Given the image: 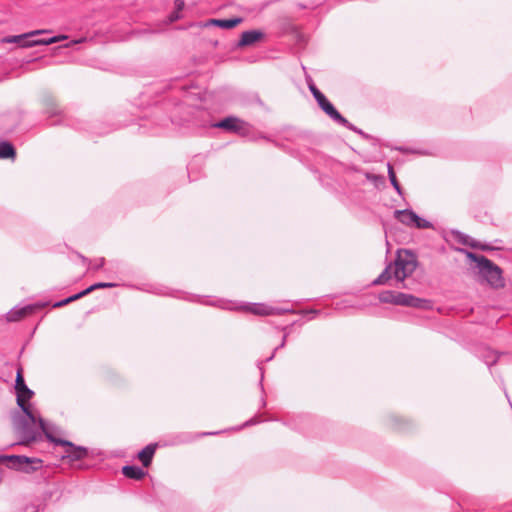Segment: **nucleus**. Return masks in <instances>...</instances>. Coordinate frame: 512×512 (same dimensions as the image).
Masks as SVG:
<instances>
[{
  "label": "nucleus",
  "instance_id": "obj_21",
  "mask_svg": "<svg viewBox=\"0 0 512 512\" xmlns=\"http://www.w3.org/2000/svg\"><path fill=\"white\" fill-rule=\"evenodd\" d=\"M388 175H389V179H390L391 184L393 185L394 189L397 191L398 194H401L402 193L401 187L396 179L393 167L390 164H388Z\"/></svg>",
  "mask_w": 512,
  "mask_h": 512
},
{
  "label": "nucleus",
  "instance_id": "obj_9",
  "mask_svg": "<svg viewBox=\"0 0 512 512\" xmlns=\"http://www.w3.org/2000/svg\"><path fill=\"white\" fill-rule=\"evenodd\" d=\"M48 30L40 29V30H34L28 33H24L22 35H15V36H8L2 39V42L4 43H18L20 47L24 48L22 46V43L24 42H30L31 40H27L29 37H33L36 35H41L48 33Z\"/></svg>",
  "mask_w": 512,
  "mask_h": 512
},
{
  "label": "nucleus",
  "instance_id": "obj_11",
  "mask_svg": "<svg viewBox=\"0 0 512 512\" xmlns=\"http://www.w3.org/2000/svg\"><path fill=\"white\" fill-rule=\"evenodd\" d=\"M242 22V18L210 19L206 25H214L223 29H232Z\"/></svg>",
  "mask_w": 512,
  "mask_h": 512
},
{
  "label": "nucleus",
  "instance_id": "obj_5",
  "mask_svg": "<svg viewBox=\"0 0 512 512\" xmlns=\"http://www.w3.org/2000/svg\"><path fill=\"white\" fill-rule=\"evenodd\" d=\"M395 218L402 224L408 227H415L418 229L433 228V225L428 220L421 218L412 210H396L394 212Z\"/></svg>",
  "mask_w": 512,
  "mask_h": 512
},
{
  "label": "nucleus",
  "instance_id": "obj_3",
  "mask_svg": "<svg viewBox=\"0 0 512 512\" xmlns=\"http://www.w3.org/2000/svg\"><path fill=\"white\" fill-rule=\"evenodd\" d=\"M466 256L471 263L474 264L473 269L478 275L480 281L486 282L495 288L504 286L502 270L492 261L482 255H477L471 252H467Z\"/></svg>",
  "mask_w": 512,
  "mask_h": 512
},
{
  "label": "nucleus",
  "instance_id": "obj_20",
  "mask_svg": "<svg viewBox=\"0 0 512 512\" xmlns=\"http://www.w3.org/2000/svg\"><path fill=\"white\" fill-rule=\"evenodd\" d=\"M15 150L13 146L7 142L0 143V158L14 157Z\"/></svg>",
  "mask_w": 512,
  "mask_h": 512
},
{
  "label": "nucleus",
  "instance_id": "obj_26",
  "mask_svg": "<svg viewBox=\"0 0 512 512\" xmlns=\"http://www.w3.org/2000/svg\"><path fill=\"white\" fill-rule=\"evenodd\" d=\"M316 101L320 107H323L325 105V103L328 102V100L322 93L317 95Z\"/></svg>",
  "mask_w": 512,
  "mask_h": 512
},
{
  "label": "nucleus",
  "instance_id": "obj_17",
  "mask_svg": "<svg viewBox=\"0 0 512 512\" xmlns=\"http://www.w3.org/2000/svg\"><path fill=\"white\" fill-rule=\"evenodd\" d=\"M245 310L256 315H269L273 313V309L262 304H250L245 306Z\"/></svg>",
  "mask_w": 512,
  "mask_h": 512
},
{
  "label": "nucleus",
  "instance_id": "obj_23",
  "mask_svg": "<svg viewBox=\"0 0 512 512\" xmlns=\"http://www.w3.org/2000/svg\"><path fill=\"white\" fill-rule=\"evenodd\" d=\"M24 388H28L24 382V379H23V376H22V372L21 370H18L17 372V377H16V383H15V390L18 391V390H23Z\"/></svg>",
  "mask_w": 512,
  "mask_h": 512
},
{
  "label": "nucleus",
  "instance_id": "obj_18",
  "mask_svg": "<svg viewBox=\"0 0 512 512\" xmlns=\"http://www.w3.org/2000/svg\"><path fill=\"white\" fill-rule=\"evenodd\" d=\"M45 112L49 116L58 115L60 113V108L55 103L54 99L51 97H47L44 99Z\"/></svg>",
  "mask_w": 512,
  "mask_h": 512
},
{
  "label": "nucleus",
  "instance_id": "obj_7",
  "mask_svg": "<svg viewBox=\"0 0 512 512\" xmlns=\"http://www.w3.org/2000/svg\"><path fill=\"white\" fill-rule=\"evenodd\" d=\"M215 127L237 133H245L247 131L246 124L235 117H227L215 124Z\"/></svg>",
  "mask_w": 512,
  "mask_h": 512
},
{
  "label": "nucleus",
  "instance_id": "obj_14",
  "mask_svg": "<svg viewBox=\"0 0 512 512\" xmlns=\"http://www.w3.org/2000/svg\"><path fill=\"white\" fill-rule=\"evenodd\" d=\"M321 109L336 122L346 125L347 120L340 115V113L334 108V106L328 101Z\"/></svg>",
  "mask_w": 512,
  "mask_h": 512
},
{
  "label": "nucleus",
  "instance_id": "obj_22",
  "mask_svg": "<svg viewBox=\"0 0 512 512\" xmlns=\"http://www.w3.org/2000/svg\"><path fill=\"white\" fill-rule=\"evenodd\" d=\"M116 286V284L114 283H105V282H99V283H96L94 285H91L90 287H88L87 289H85V293H91L92 291L96 290V289H100V288H110V287H114Z\"/></svg>",
  "mask_w": 512,
  "mask_h": 512
},
{
  "label": "nucleus",
  "instance_id": "obj_27",
  "mask_svg": "<svg viewBox=\"0 0 512 512\" xmlns=\"http://www.w3.org/2000/svg\"><path fill=\"white\" fill-rule=\"evenodd\" d=\"M88 293H85V290H83L82 292L78 293V294H75L71 297H68V300H69V303L72 302V301H75L85 295H87Z\"/></svg>",
  "mask_w": 512,
  "mask_h": 512
},
{
  "label": "nucleus",
  "instance_id": "obj_6",
  "mask_svg": "<svg viewBox=\"0 0 512 512\" xmlns=\"http://www.w3.org/2000/svg\"><path fill=\"white\" fill-rule=\"evenodd\" d=\"M50 428L52 431L53 439H49V440L66 447L65 455H64L65 458H68L71 461H77V460L83 459L87 455L86 448L80 447V446H74L72 443H70L68 441H64V440L55 438L54 434L56 432V428L51 424H50Z\"/></svg>",
  "mask_w": 512,
  "mask_h": 512
},
{
  "label": "nucleus",
  "instance_id": "obj_25",
  "mask_svg": "<svg viewBox=\"0 0 512 512\" xmlns=\"http://www.w3.org/2000/svg\"><path fill=\"white\" fill-rule=\"evenodd\" d=\"M366 178H367L369 181H371V182H373V183H375V184H377L378 182H382V181H383V178H382V177L377 176V175H373V174H369V173H367V174H366Z\"/></svg>",
  "mask_w": 512,
  "mask_h": 512
},
{
  "label": "nucleus",
  "instance_id": "obj_31",
  "mask_svg": "<svg viewBox=\"0 0 512 512\" xmlns=\"http://www.w3.org/2000/svg\"><path fill=\"white\" fill-rule=\"evenodd\" d=\"M104 264V259H100V262L96 265V269L101 268Z\"/></svg>",
  "mask_w": 512,
  "mask_h": 512
},
{
  "label": "nucleus",
  "instance_id": "obj_30",
  "mask_svg": "<svg viewBox=\"0 0 512 512\" xmlns=\"http://www.w3.org/2000/svg\"><path fill=\"white\" fill-rule=\"evenodd\" d=\"M68 303H69V300H68V298H66V299H64V300H62L60 302L55 303L53 306L54 307H61V306L66 305Z\"/></svg>",
  "mask_w": 512,
  "mask_h": 512
},
{
  "label": "nucleus",
  "instance_id": "obj_16",
  "mask_svg": "<svg viewBox=\"0 0 512 512\" xmlns=\"http://www.w3.org/2000/svg\"><path fill=\"white\" fill-rule=\"evenodd\" d=\"M122 472L126 477L136 480H140L146 475V472L137 466H125Z\"/></svg>",
  "mask_w": 512,
  "mask_h": 512
},
{
  "label": "nucleus",
  "instance_id": "obj_19",
  "mask_svg": "<svg viewBox=\"0 0 512 512\" xmlns=\"http://www.w3.org/2000/svg\"><path fill=\"white\" fill-rule=\"evenodd\" d=\"M398 292L383 291L379 294V300L383 303H391L396 305Z\"/></svg>",
  "mask_w": 512,
  "mask_h": 512
},
{
  "label": "nucleus",
  "instance_id": "obj_24",
  "mask_svg": "<svg viewBox=\"0 0 512 512\" xmlns=\"http://www.w3.org/2000/svg\"><path fill=\"white\" fill-rule=\"evenodd\" d=\"M175 7L177 9L176 12H174L172 15H171V21H175L177 19H179V12L183 9L184 7V1L183 0H176L175 1Z\"/></svg>",
  "mask_w": 512,
  "mask_h": 512
},
{
  "label": "nucleus",
  "instance_id": "obj_13",
  "mask_svg": "<svg viewBox=\"0 0 512 512\" xmlns=\"http://www.w3.org/2000/svg\"><path fill=\"white\" fill-rule=\"evenodd\" d=\"M157 445L150 444L141 450L138 454L139 460L145 467H148L152 461Z\"/></svg>",
  "mask_w": 512,
  "mask_h": 512
},
{
  "label": "nucleus",
  "instance_id": "obj_8",
  "mask_svg": "<svg viewBox=\"0 0 512 512\" xmlns=\"http://www.w3.org/2000/svg\"><path fill=\"white\" fill-rule=\"evenodd\" d=\"M396 305L414 308H425L428 305V302L411 294L398 292Z\"/></svg>",
  "mask_w": 512,
  "mask_h": 512
},
{
  "label": "nucleus",
  "instance_id": "obj_32",
  "mask_svg": "<svg viewBox=\"0 0 512 512\" xmlns=\"http://www.w3.org/2000/svg\"><path fill=\"white\" fill-rule=\"evenodd\" d=\"M80 42H81V40H77V41H72L71 43H69V44H66L65 46H66V47H70V46H71L72 44H75V43H80Z\"/></svg>",
  "mask_w": 512,
  "mask_h": 512
},
{
  "label": "nucleus",
  "instance_id": "obj_1",
  "mask_svg": "<svg viewBox=\"0 0 512 512\" xmlns=\"http://www.w3.org/2000/svg\"><path fill=\"white\" fill-rule=\"evenodd\" d=\"M33 394V391L29 388L16 391L17 404L21 408L23 415L21 417H15L13 424L23 444H28L36 440L42 433L45 434L48 439H53L50 424L44 422L38 410L29 403Z\"/></svg>",
  "mask_w": 512,
  "mask_h": 512
},
{
  "label": "nucleus",
  "instance_id": "obj_10",
  "mask_svg": "<svg viewBox=\"0 0 512 512\" xmlns=\"http://www.w3.org/2000/svg\"><path fill=\"white\" fill-rule=\"evenodd\" d=\"M263 38V33L259 30H249L245 31L241 35V39L239 41V46H250L254 43L260 41Z\"/></svg>",
  "mask_w": 512,
  "mask_h": 512
},
{
  "label": "nucleus",
  "instance_id": "obj_2",
  "mask_svg": "<svg viewBox=\"0 0 512 512\" xmlns=\"http://www.w3.org/2000/svg\"><path fill=\"white\" fill-rule=\"evenodd\" d=\"M415 255L408 250H399L394 264L388 265L385 270L373 281L374 285L385 284L392 276L403 282L416 269Z\"/></svg>",
  "mask_w": 512,
  "mask_h": 512
},
{
  "label": "nucleus",
  "instance_id": "obj_4",
  "mask_svg": "<svg viewBox=\"0 0 512 512\" xmlns=\"http://www.w3.org/2000/svg\"><path fill=\"white\" fill-rule=\"evenodd\" d=\"M0 463H5L8 468L22 470L26 473L41 467V460L17 455H1Z\"/></svg>",
  "mask_w": 512,
  "mask_h": 512
},
{
  "label": "nucleus",
  "instance_id": "obj_12",
  "mask_svg": "<svg viewBox=\"0 0 512 512\" xmlns=\"http://www.w3.org/2000/svg\"><path fill=\"white\" fill-rule=\"evenodd\" d=\"M65 39H67L66 35H59V36H54V37H51L48 39H36V40L30 41V42H24V43H22V46L23 47H35V46H40V45H50V44H54V43H57L59 41L65 40Z\"/></svg>",
  "mask_w": 512,
  "mask_h": 512
},
{
  "label": "nucleus",
  "instance_id": "obj_28",
  "mask_svg": "<svg viewBox=\"0 0 512 512\" xmlns=\"http://www.w3.org/2000/svg\"><path fill=\"white\" fill-rule=\"evenodd\" d=\"M88 293H85V290H83L82 292L78 293V294H75L71 297H68V300H69V303L72 302V301H75L85 295H87Z\"/></svg>",
  "mask_w": 512,
  "mask_h": 512
},
{
  "label": "nucleus",
  "instance_id": "obj_29",
  "mask_svg": "<svg viewBox=\"0 0 512 512\" xmlns=\"http://www.w3.org/2000/svg\"><path fill=\"white\" fill-rule=\"evenodd\" d=\"M309 89H310V91L313 94L315 99L317 98V95L321 94V92L313 84L309 85Z\"/></svg>",
  "mask_w": 512,
  "mask_h": 512
},
{
  "label": "nucleus",
  "instance_id": "obj_15",
  "mask_svg": "<svg viewBox=\"0 0 512 512\" xmlns=\"http://www.w3.org/2000/svg\"><path fill=\"white\" fill-rule=\"evenodd\" d=\"M33 311L32 306H26L19 309H13L7 314L8 321H18L22 319L27 314Z\"/></svg>",
  "mask_w": 512,
  "mask_h": 512
}]
</instances>
